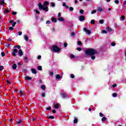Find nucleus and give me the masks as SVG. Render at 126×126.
Listing matches in <instances>:
<instances>
[{
	"mask_svg": "<svg viewBox=\"0 0 126 126\" xmlns=\"http://www.w3.org/2000/svg\"><path fill=\"white\" fill-rule=\"evenodd\" d=\"M59 107H60V105L59 104H56L54 105V108L55 109H59Z\"/></svg>",
	"mask_w": 126,
	"mask_h": 126,
	"instance_id": "nucleus-13",
	"label": "nucleus"
},
{
	"mask_svg": "<svg viewBox=\"0 0 126 126\" xmlns=\"http://www.w3.org/2000/svg\"><path fill=\"white\" fill-rule=\"evenodd\" d=\"M17 125H20V124H22V121H21V120H18L17 121Z\"/></svg>",
	"mask_w": 126,
	"mask_h": 126,
	"instance_id": "nucleus-12",
	"label": "nucleus"
},
{
	"mask_svg": "<svg viewBox=\"0 0 126 126\" xmlns=\"http://www.w3.org/2000/svg\"><path fill=\"white\" fill-rule=\"evenodd\" d=\"M51 51L55 52V53H58L61 51V49L60 48L58 47L57 45H53L52 46V48L51 49Z\"/></svg>",
	"mask_w": 126,
	"mask_h": 126,
	"instance_id": "nucleus-3",
	"label": "nucleus"
},
{
	"mask_svg": "<svg viewBox=\"0 0 126 126\" xmlns=\"http://www.w3.org/2000/svg\"><path fill=\"white\" fill-rule=\"evenodd\" d=\"M99 23H100V24H103V23H104V20H100L99 21Z\"/></svg>",
	"mask_w": 126,
	"mask_h": 126,
	"instance_id": "nucleus-23",
	"label": "nucleus"
},
{
	"mask_svg": "<svg viewBox=\"0 0 126 126\" xmlns=\"http://www.w3.org/2000/svg\"><path fill=\"white\" fill-rule=\"evenodd\" d=\"M102 33L106 34L107 33V32L105 30H102Z\"/></svg>",
	"mask_w": 126,
	"mask_h": 126,
	"instance_id": "nucleus-50",
	"label": "nucleus"
},
{
	"mask_svg": "<svg viewBox=\"0 0 126 126\" xmlns=\"http://www.w3.org/2000/svg\"><path fill=\"white\" fill-rule=\"evenodd\" d=\"M56 79H61V76L59 74L56 75Z\"/></svg>",
	"mask_w": 126,
	"mask_h": 126,
	"instance_id": "nucleus-21",
	"label": "nucleus"
},
{
	"mask_svg": "<svg viewBox=\"0 0 126 126\" xmlns=\"http://www.w3.org/2000/svg\"><path fill=\"white\" fill-rule=\"evenodd\" d=\"M69 10L70 11H73V7H69Z\"/></svg>",
	"mask_w": 126,
	"mask_h": 126,
	"instance_id": "nucleus-39",
	"label": "nucleus"
},
{
	"mask_svg": "<svg viewBox=\"0 0 126 126\" xmlns=\"http://www.w3.org/2000/svg\"><path fill=\"white\" fill-rule=\"evenodd\" d=\"M48 119H55V117H54V116H50L49 117H48Z\"/></svg>",
	"mask_w": 126,
	"mask_h": 126,
	"instance_id": "nucleus-25",
	"label": "nucleus"
},
{
	"mask_svg": "<svg viewBox=\"0 0 126 126\" xmlns=\"http://www.w3.org/2000/svg\"><path fill=\"white\" fill-rule=\"evenodd\" d=\"M126 19V17L125 16H121V17L120 18V20L121 21H124Z\"/></svg>",
	"mask_w": 126,
	"mask_h": 126,
	"instance_id": "nucleus-9",
	"label": "nucleus"
},
{
	"mask_svg": "<svg viewBox=\"0 0 126 126\" xmlns=\"http://www.w3.org/2000/svg\"><path fill=\"white\" fill-rule=\"evenodd\" d=\"M7 84H10V82L8 80H6Z\"/></svg>",
	"mask_w": 126,
	"mask_h": 126,
	"instance_id": "nucleus-62",
	"label": "nucleus"
},
{
	"mask_svg": "<svg viewBox=\"0 0 126 126\" xmlns=\"http://www.w3.org/2000/svg\"><path fill=\"white\" fill-rule=\"evenodd\" d=\"M32 73H33L34 74H36V70H35V69H32Z\"/></svg>",
	"mask_w": 126,
	"mask_h": 126,
	"instance_id": "nucleus-14",
	"label": "nucleus"
},
{
	"mask_svg": "<svg viewBox=\"0 0 126 126\" xmlns=\"http://www.w3.org/2000/svg\"><path fill=\"white\" fill-rule=\"evenodd\" d=\"M38 5L40 10H41V9H43V10H45V11H48L49 8L48 7V6H47V5H49V2H48V1H46L44 2L43 5L42 4V3L39 2L38 3Z\"/></svg>",
	"mask_w": 126,
	"mask_h": 126,
	"instance_id": "nucleus-2",
	"label": "nucleus"
},
{
	"mask_svg": "<svg viewBox=\"0 0 126 126\" xmlns=\"http://www.w3.org/2000/svg\"><path fill=\"white\" fill-rule=\"evenodd\" d=\"M61 96L62 98H66L67 97V94H66L64 93L61 94Z\"/></svg>",
	"mask_w": 126,
	"mask_h": 126,
	"instance_id": "nucleus-7",
	"label": "nucleus"
},
{
	"mask_svg": "<svg viewBox=\"0 0 126 126\" xmlns=\"http://www.w3.org/2000/svg\"><path fill=\"white\" fill-rule=\"evenodd\" d=\"M64 47L65 48H66V47H67V43H64Z\"/></svg>",
	"mask_w": 126,
	"mask_h": 126,
	"instance_id": "nucleus-43",
	"label": "nucleus"
},
{
	"mask_svg": "<svg viewBox=\"0 0 126 126\" xmlns=\"http://www.w3.org/2000/svg\"><path fill=\"white\" fill-rule=\"evenodd\" d=\"M4 12H6V13H8V12H9V11L8 10V9H5L4 10Z\"/></svg>",
	"mask_w": 126,
	"mask_h": 126,
	"instance_id": "nucleus-34",
	"label": "nucleus"
},
{
	"mask_svg": "<svg viewBox=\"0 0 126 126\" xmlns=\"http://www.w3.org/2000/svg\"><path fill=\"white\" fill-rule=\"evenodd\" d=\"M106 30L108 31L109 32H111L112 31V29L110 28V27H108L106 28Z\"/></svg>",
	"mask_w": 126,
	"mask_h": 126,
	"instance_id": "nucleus-18",
	"label": "nucleus"
},
{
	"mask_svg": "<svg viewBox=\"0 0 126 126\" xmlns=\"http://www.w3.org/2000/svg\"><path fill=\"white\" fill-rule=\"evenodd\" d=\"M58 20L59 21H64V19H63V18L62 17H60V18H59L58 19Z\"/></svg>",
	"mask_w": 126,
	"mask_h": 126,
	"instance_id": "nucleus-10",
	"label": "nucleus"
},
{
	"mask_svg": "<svg viewBox=\"0 0 126 126\" xmlns=\"http://www.w3.org/2000/svg\"><path fill=\"white\" fill-rule=\"evenodd\" d=\"M79 19L80 21H84V20H85V17L84 16H80Z\"/></svg>",
	"mask_w": 126,
	"mask_h": 126,
	"instance_id": "nucleus-6",
	"label": "nucleus"
},
{
	"mask_svg": "<svg viewBox=\"0 0 126 126\" xmlns=\"http://www.w3.org/2000/svg\"><path fill=\"white\" fill-rule=\"evenodd\" d=\"M96 10H94L93 11H92V14H94V13H96Z\"/></svg>",
	"mask_w": 126,
	"mask_h": 126,
	"instance_id": "nucleus-35",
	"label": "nucleus"
},
{
	"mask_svg": "<svg viewBox=\"0 0 126 126\" xmlns=\"http://www.w3.org/2000/svg\"><path fill=\"white\" fill-rule=\"evenodd\" d=\"M50 23H51V21H47L46 22V24H50Z\"/></svg>",
	"mask_w": 126,
	"mask_h": 126,
	"instance_id": "nucleus-49",
	"label": "nucleus"
},
{
	"mask_svg": "<svg viewBox=\"0 0 126 126\" xmlns=\"http://www.w3.org/2000/svg\"><path fill=\"white\" fill-rule=\"evenodd\" d=\"M1 55L2 57H4V56H5V54L3 52H1Z\"/></svg>",
	"mask_w": 126,
	"mask_h": 126,
	"instance_id": "nucleus-48",
	"label": "nucleus"
},
{
	"mask_svg": "<svg viewBox=\"0 0 126 126\" xmlns=\"http://www.w3.org/2000/svg\"><path fill=\"white\" fill-rule=\"evenodd\" d=\"M52 21L54 22H57V19H56L55 18H52Z\"/></svg>",
	"mask_w": 126,
	"mask_h": 126,
	"instance_id": "nucleus-33",
	"label": "nucleus"
},
{
	"mask_svg": "<svg viewBox=\"0 0 126 126\" xmlns=\"http://www.w3.org/2000/svg\"><path fill=\"white\" fill-rule=\"evenodd\" d=\"M13 52L14 53H17V49H14L13 50Z\"/></svg>",
	"mask_w": 126,
	"mask_h": 126,
	"instance_id": "nucleus-53",
	"label": "nucleus"
},
{
	"mask_svg": "<svg viewBox=\"0 0 126 126\" xmlns=\"http://www.w3.org/2000/svg\"><path fill=\"white\" fill-rule=\"evenodd\" d=\"M45 96H46V94H45V93H42V97H45Z\"/></svg>",
	"mask_w": 126,
	"mask_h": 126,
	"instance_id": "nucleus-54",
	"label": "nucleus"
},
{
	"mask_svg": "<svg viewBox=\"0 0 126 126\" xmlns=\"http://www.w3.org/2000/svg\"><path fill=\"white\" fill-rule=\"evenodd\" d=\"M52 7H55V6H56V4L54 2H52Z\"/></svg>",
	"mask_w": 126,
	"mask_h": 126,
	"instance_id": "nucleus-41",
	"label": "nucleus"
},
{
	"mask_svg": "<svg viewBox=\"0 0 126 126\" xmlns=\"http://www.w3.org/2000/svg\"><path fill=\"white\" fill-rule=\"evenodd\" d=\"M85 53L86 55H87L88 56H92L91 59L93 61L95 59H96V57L94 55H95V54H97V51L94 49H87L86 51H85Z\"/></svg>",
	"mask_w": 126,
	"mask_h": 126,
	"instance_id": "nucleus-1",
	"label": "nucleus"
},
{
	"mask_svg": "<svg viewBox=\"0 0 126 126\" xmlns=\"http://www.w3.org/2000/svg\"><path fill=\"white\" fill-rule=\"evenodd\" d=\"M70 57L71 59H73V58H74V55L73 54H71Z\"/></svg>",
	"mask_w": 126,
	"mask_h": 126,
	"instance_id": "nucleus-47",
	"label": "nucleus"
},
{
	"mask_svg": "<svg viewBox=\"0 0 126 126\" xmlns=\"http://www.w3.org/2000/svg\"><path fill=\"white\" fill-rule=\"evenodd\" d=\"M46 110H47L48 111H50V110H52V108H51V107H48L46 108Z\"/></svg>",
	"mask_w": 126,
	"mask_h": 126,
	"instance_id": "nucleus-36",
	"label": "nucleus"
},
{
	"mask_svg": "<svg viewBox=\"0 0 126 126\" xmlns=\"http://www.w3.org/2000/svg\"><path fill=\"white\" fill-rule=\"evenodd\" d=\"M83 12H84V11L83 9L80 10V13H81V14H83Z\"/></svg>",
	"mask_w": 126,
	"mask_h": 126,
	"instance_id": "nucleus-32",
	"label": "nucleus"
},
{
	"mask_svg": "<svg viewBox=\"0 0 126 126\" xmlns=\"http://www.w3.org/2000/svg\"><path fill=\"white\" fill-rule=\"evenodd\" d=\"M12 67L13 69H16V67H17L16 64H13Z\"/></svg>",
	"mask_w": 126,
	"mask_h": 126,
	"instance_id": "nucleus-15",
	"label": "nucleus"
},
{
	"mask_svg": "<svg viewBox=\"0 0 126 126\" xmlns=\"http://www.w3.org/2000/svg\"><path fill=\"white\" fill-rule=\"evenodd\" d=\"M15 25H16V22H13L12 24V27H14L15 26Z\"/></svg>",
	"mask_w": 126,
	"mask_h": 126,
	"instance_id": "nucleus-27",
	"label": "nucleus"
},
{
	"mask_svg": "<svg viewBox=\"0 0 126 126\" xmlns=\"http://www.w3.org/2000/svg\"><path fill=\"white\" fill-rule=\"evenodd\" d=\"M26 79H27L28 80H31L32 78L30 77L27 76L26 77Z\"/></svg>",
	"mask_w": 126,
	"mask_h": 126,
	"instance_id": "nucleus-20",
	"label": "nucleus"
},
{
	"mask_svg": "<svg viewBox=\"0 0 126 126\" xmlns=\"http://www.w3.org/2000/svg\"><path fill=\"white\" fill-rule=\"evenodd\" d=\"M24 37V39L25 40L28 41L29 38H28V37L27 36V35H25Z\"/></svg>",
	"mask_w": 126,
	"mask_h": 126,
	"instance_id": "nucleus-19",
	"label": "nucleus"
},
{
	"mask_svg": "<svg viewBox=\"0 0 126 126\" xmlns=\"http://www.w3.org/2000/svg\"><path fill=\"white\" fill-rule=\"evenodd\" d=\"M41 55H39V56H38L37 57L38 60H40V59H41Z\"/></svg>",
	"mask_w": 126,
	"mask_h": 126,
	"instance_id": "nucleus-61",
	"label": "nucleus"
},
{
	"mask_svg": "<svg viewBox=\"0 0 126 126\" xmlns=\"http://www.w3.org/2000/svg\"><path fill=\"white\" fill-rule=\"evenodd\" d=\"M18 35H19V36H21V35H22V32H19Z\"/></svg>",
	"mask_w": 126,
	"mask_h": 126,
	"instance_id": "nucleus-55",
	"label": "nucleus"
},
{
	"mask_svg": "<svg viewBox=\"0 0 126 126\" xmlns=\"http://www.w3.org/2000/svg\"><path fill=\"white\" fill-rule=\"evenodd\" d=\"M91 24H95V20H92L91 21Z\"/></svg>",
	"mask_w": 126,
	"mask_h": 126,
	"instance_id": "nucleus-26",
	"label": "nucleus"
},
{
	"mask_svg": "<svg viewBox=\"0 0 126 126\" xmlns=\"http://www.w3.org/2000/svg\"><path fill=\"white\" fill-rule=\"evenodd\" d=\"M37 69H38V70H42V66H38L37 67Z\"/></svg>",
	"mask_w": 126,
	"mask_h": 126,
	"instance_id": "nucleus-24",
	"label": "nucleus"
},
{
	"mask_svg": "<svg viewBox=\"0 0 126 126\" xmlns=\"http://www.w3.org/2000/svg\"><path fill=\"white\" fill-rule=\"evenodd\" d=\"M101 121L102 122H105V121H106V117H103L102 119H101Z\"/></svg>",
	"mask_w": 126,
	"mask_h": 126,
	"instance_id": "nucleus-31",
	"label": "nucleus"
},
{
	"mask_svg": "<svg viewBox=\"0 0 126 126\" xmlns=\"http://www.w3.org/2000/svg\"><path fill=\"white\" fill-rule=\"evenodd\" d=\"M0 3H1V4H4V0H1Z\"/></svg>",
	"mask_w": 126,
	"mask_h": 126,
	"instance_id": "nucleus-29",
	"label": "nucleus"
},
{
	"mask_svg": "<svg viewBox=\"0 0 126 126\" xmlns=\"http://www.w3.org/2000/svg\"><path fill=\"white\" fill-rule=\"evenodd\" d=\"M12 14L13 15H15L17 14V13L16 12H13Z\"/></svg>",
	"mask_w": 126,
	"mask_h": 126,
	"instance_id": "nucleus-44",
	"label": "nucleus"
},
{
	"mask_svg": "<svg viewBox=\"0 0 126 126\" xmlns=\"http://www.w3.org/2000/svg\"><path fill=\"white\" fill-rule=\"evenodd\" d=\"M34 11H35L36 13L37 14H40V12L38 10H34Z\"/></svg>",
	"mask_w": 126,
	"mask_h": 126,
	"instance_id": "nucleus-28",
	"label": "nucleus"
},
{
	"mask_svg": "<svg viewBox=\"0 0 126 126\" xmlns=\"http://www.w3.org/2000/svg\"><path fill=\"white\" fill-rule=\"evenodd\" d=\"M5 47H6V48H8V47H9V44H6L5 45Z\"/></svg>",
	"mask_w": 126,
	"mask_h": 126,
	"instance_id": "nucleus-51",
	"label": "nucleus"
},
{
	"mask_svg": "<svg viewBox=\"0 0 126 126\" xmlns=\"http://www.w3.org/2000/svg\"><path fill=\"white\" fill-rule=\"evenodd\" d=\"M83 31L86 33V34H88V35H90V34H91V31L88 30L85 28L83 29Z\"/></svg>",
	"mask_w": 126,
	"mask_h": 126,
	"instance_id": "nucleus-4",
	"label": "nucleus"
},
{
	"mask_svg": "<svg viewBox=\"0 0 126 126\" xmlns=\"http://www.w3.org/2000/svg\"><path fill=\"white\" fill-rule=\"evenodd\" d=\"M113 97H116L117 96V94L116 93H113L112 94Z\"/></svg>",
	"mask_w": 126,
	"mask_h": 126,
	"instance_id": "nucleus-37",
	"label": "nucleus"
},
{
	"mask_svg": "<svg viewBox=\"0 0 126 126\" xmlns=\"http://www.w3.org/2000/svg\"><path fill=\"white\" fill-rule=\"evenodd\" d=\"M62 5L63 6H65L66 8H68V6L66 5V3L65 2H63Z\"/></svg>",
	"mask_w": 126,
	"mask_h": 126,
	"instance_id": "nucleus-11",
	"label": "nucleus"
},
{
	"mask_svg": "<svg viewBox=\"0 0 126 126\" xmlns=\"http://www.w3.org/2000/svg\"><path fill=\"white\" fill-rule=\"evenodd\" d=\"M111 46H113V47H114V46H116V43L115 42L111 43Z\"/></svg>",
	"mask_w": 126,
	"mask_h": 126,
	"instance_id": "nucleus-38",
	"label": "nucleus"
},
{
	"mask_svg": "<svg viewBox=\"0 0 126 126\" xmlns=\"http://www.w3.org/2000/svg\"><path fill=\"white\" fill-rule=\"evenodd\" d=\"M61 14H61V13H58V17H59V18H60V17H61Z\"/></svg>",
	"mask_w": 126,
	"mask_h": 126,
	"instance_id": "nucleus-63",
	"label": "nucleus"
},
{
	"mask_svg": "<svg viewBox=\"0 0 126 126\" xmlns=\"http://www.w3.org/2000/svg\"><path fill=\"white\" fill-rule=\"evenodd\" d=\"M124 54H125V57H126L125 61H126V51L125 52Z\"/></svg>",
	"mask_w": 126,
	"mask_h": 126,
	"instance_id": "nucleus-64",
	"label": "nucleus"
},
{
	"mask_svg": "<svg viewBox=\"0 0 126 126\" xmlns=\"http://www.w3.org/2000/svg\"><path fill=\"white\" fill-rule=\"evenodd\" d=\"M115 3H116V4H118L119 3V0H116L114 1Z\"/></svg>",
	"mask_w": 126,
	"mask_h": 126,
	"instance_id": "nucleus-40",
	"label": "nucleus"
},
{
	"mask_svg": "<svg viewBox=\"0 0 126 126\" xmlns=\"http://www.w3.org/2000/svg\"><path fill=\"white\" fill-rule=\"evenodd\" d=\"M3 69V66H0V70H2Z\"/></svg>",
	"mask_w": 126,
	"mask_h": 126,
	"instance_id": "nucleus-45",
	"label": "nucleus"
},
{
	"mask_svg": "<svg viewBox=\"0 0 126 126\" xmlns=\"http://www.w3.org/2000/svg\"><path fill=\"white\" fill-rule=\"evenodd\" d=\"M9 30H10V31H11L12 30H13V28L12 27H10L9 28Z\"/></svg>",
	"mask_w": 126,
	"mask_h": 126,
	"instance_id": "nucleus-58",
	"label": "nucleus"
},
{
	"mask_svg": "<svg viewBox=\"0 0 126 126\" xmlns=\"http://www.w3.org/2000/svg\"><path fill=\"white\" fill-rule=\"evenodd\" d=\"M41 88L42 89V90H45V89H46V86L45 85H42L41 86Z\"/></svg>",
	"mask_w": 126,
	"mask_h": 126,
	"instance_id": "nucleus-17",
	"label": "nucleus"
},
{
	"mask_svg": "<svg viewBox=\"0 0 126 126\" xmlns=\"http://www.w3.org/2000/svg\"><path fill=\"white\" fill-rule=\"evenodd\" d=\"M74 121H73V123L74 124H77V119L76 118V117H74Z\"/></svg>",
	"mask_w": 126,
	"mask_h": 126,
	"instance_id": "nucleus-16",
	"label": "nucleus"
},
{
	"mask_svg": "<svg viewBox=\"0 0 126 126\" xmlns=\"http://www.w3.org/2000/svg\"><path fill=\"white\" fill-rule=\"evenodd\" d=\"M18 54L20 57L23 55V52H22V50H20L18 51Z\"/></svg>",
	"mask_w": 126,
	"mask_h": 126,
	"instance_id": "nucleus-8",
	"label": "nucleus"
},
{
	"mask_svg": "<svg viewBox=\"0 0 126 126\" xmlns=\"http://www.w3.org/2000/svg\"><path fill=\"white\" fill-rule=\"evenodd\" d=\"M82 43H81V41H78V45H82Z\"/></svg>",
	"mask_w": 126,
	"mask_h": 126,
	"instance_id": "nucleus-46",
	"label": "nucleus"
},
{
	"mask_svg": "<svg viewBox=\"0 0 126 126\" xmlns=\"http://www.w3.org/2000/svg\"><path fill=\"white\" fill-rule=\"evenodd\" d=\"M77 50L78 51H79V52H80V51H81V48L79 47V48H78L77 49Z\"/></svg>",
	"mask_w": 126,
	"mask_h": 126,
	"instance_id": "nucleus-56",
	"label": "nucleus"
},
{
	"mask_svg": "<svg viewBox=\"0 0 126 126\" xmlns=\"http://www.w3.org/2000/svg\"><path fill=\"white\" fill-rule=\"evenodd\" d=\"M104 10V8H102V7H97V11L98 12H102Z\"/></svg>",
	"mask_w": 126,
	"mask_h": 126,
	"instance_id": "nucleus-5",
	"label": "nucleus"
},
{
	"mask_svg": "<svg viewBox=\"0 0 126 126\" xmlns=\"http://www.w3.org/2000/svg\"><path fill=\"white\" fill-rule=\"evenodd\" d=\"M99 116H100V117H104V115H103L102 113H99Z\"/></svg>",
	"mask_w": 126,
	"mask_h": 126,
	"instance_id": "nucleus-57",
	"label": "nucleus"
},
{
	"mask_svg": "<svg viewBox=\"0 0 126 126\" xmlns=\"http://www.w3.org/2000/svg\"><path fill=\"white\" fill-rule=\"evenodd\" d=\"M113 87H114V88H115V87H117V84H113Z\"/></svg>",
	"mask_w": 126,
	"mask_h": 126,
	"instance_id": "nucleus-60",
	"label": "nucleus"
},
{
	"mask_svg": "<svg viewBox=\"0 0 126 126\" xmlns=\"http://www.w3.org/2000/svg\"><path fill=\"white\" fill-rule=\"evenodd\" d=\"M20 94H21V95L22 96H23V92L22 91H20Z\"/></svg>",
	"mask_w": 126,
	"mask_h": 126,
	"instance_id": "nucleus-42",
	"label": "nucleus"
},
{
	"mask_svg": "<svg viewBox=\"0 0 126 126\" xmlns=\"http://www.w3.org/2000/svg\"><path fill=\"white\" fill-rule=\"evenodd\" d=\"M25 63H28V61L27 60H28V58L27 57H25L24 59Z\"/></svg>",
	"mask_w": 126,
	"mask_h": 126,
	"instance_id": "nucleus-22",
	"label": "nucleus"
},
{
	"mask_svg": "<svg viewBox=\"0 0 126 126\" xmlns=\"http://www.w3.org/2000/svg\"><path fill=\"white\" fill-rule=\"evenodd\" d=\"M49 75H50V76H53V75H54V72H50L49 73Z\"/></svg>",
	"mask_w": 126,
	"mask_h": 126,
	"instance_id": "nucleus-30",
	"label": "nucleus"
},
{
	"mask_svg": "<svg viewBox=\"0 0 126 126\" xmlns=\"http://www.w3.org/2000/svg\"><path fill=\"white\" fill-rule=\"evenodd\" d=\"M17 48L18 49H20L21 48V46H20V45H18V46H17Z\"/></svg>",
	"mask_w": 126,
	"mask_h": 126,
	"instance_id": "nucleus-59",
	"label": "nucleus"
},
{
	"mask_svg": "<svg viewBox=\"0 0 126 126\" xmlns=\"http://www.w3.org/2000/svg\"><path fill=\"white\" fill-rule=\"evenodd\" d=\"M70 77H71V78H74V75L71 74L70 75Z\"/></svg>",
	"mask_w": 126,
	"mask_h": 126,
	"instance_id": "nucleus-52",
	"label": "nucleus"
}]
</instances>
